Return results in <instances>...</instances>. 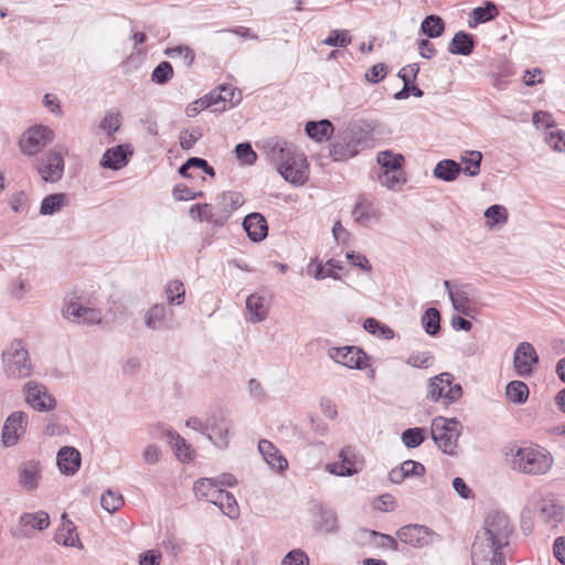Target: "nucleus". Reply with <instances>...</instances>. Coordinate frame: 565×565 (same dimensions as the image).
I'll use <instances>...</instances> for the list:
<instances>
[{
  "label": "nucleus",
  "instance_id": "obj_1",
  "mask_svg": "<svg viewBox=\"0 0 565 565\" xmlns=\"http://www.w3.org/2000/svg\"><path fill=\"white\" fill-rule=\"evenodd\" d=\"M270 159L277 164L280 175L295 186L303 185L309 179L307 158L287 141H276L269 150Z\"/></svg>",
  "mask_w": 565,
  "mask_h": 565
},
{
  "label": "nucleus",
  "instance_id": "obj_2",
  "mask_svg": "<svg viewBox=\"0 0 565 565\" xmlns=\"http://www.w3.org/2000/svg\"><path fill=\"white\" fill-rule=\"evenodd\" d=\"M512 531L513 527L509 518L503 513L494 512L489 514L486 519L483 539L480 541V536L478 535L475 542L484 543V548L502 551V548L509 544Z\"/></svg>",
  "mask_w": 565,
  "mask_h": 565
},
{
  "label": "nucleus",
  "instance_id": "obj_3",
  "mask_svg": "<svg viewBox=\"0 0 565 565\" xmlns=\"http://www.w3.org/2000/svg\"><path fill=\"white\" fill-rule=\"evenodd\" d=\"M553 463L550 454L540 447H522L512 457L513 469L527 475L545 473Z\"/></svg>",
  "mask_w": 565,
  "mask_h": 565
},
{
  "label": "nucleus",
  "instance_id": "obj_4",
  "mask_svg": "<svg viewBox=\"0 0 565 565\" xmlns=\"http://www.w3.org/2000/svg\"><path fill=\"white\" fill-rule=\"evenodd\" d=\"M431 438L438 448L447 455H457L458 439L461 435V424L457 418H434L430 427Z\"/></svg>",
  "mask_w": 565,
  "mask_h": 565
},
{
  "label": "nucleus",
  "instance_id": "obj_5",
  "mask_svg": "<svg viewBox=\"0 0 565 565\" xmlns=\"http://www.w3.org/2000/svg\"><path fill=\"white\" fill-rule=\"evenodd\" d=\"M2 360L8 376L21 379L31 375L32 364L29 352L21 340L11 342L10 348L3 351Z\"/></svg>",
  "mask_w": 565,
  "mask_h": 565
},
{
  "label": "nucleus",
  "instance_id": "obj_6",
  "mask_svg": "<svg viewBox=\"0 0 565 565\" xmlns=\"http://www.w3.org/2000/svg\"><path fill=\"white\" fill-rule=\"evenodd\" d=\"M339 460L326 465V470L334 476L351 477L362 470L363 461L352 446L343 447L338 456Z\"/></svg>",
  "mask_w": 565,
  "mask_h": 565
},
{
  "label": "nucleus",
  "instance_id": "obj_7",
  "mask_svg": "<svg viewBox=\"0 0 565 565\" xmlns=\"http://www.w3.org/2000/svg\"><path fill=\"white\" fill-rule=\"evenodd\" d=\"M53 140V131L45 126L29 128L20 140V148L24 154L34 156Z\"/></svg>",
  "mask_w": 565,
  "mask_h": 565
},
{
  "label": "nucleus",
  "instance_id": "obj_8",
  "mask_svg": "<svg viewBox=\"0 0 565 565\" xmlns=\"http://www.w3.org/2000/svg\"><path fill=\"white\" fill-rule=\"evenodd\" d=\"M35 167L45 182L54 183L63 177L64 159L60 152L46 151L38 159Z\"/></svg>",
  "mask_w": 565,
  "mask_h": 565
},
{
  "label": "nucleus",
  "instance_id": "obj_9",
  "mask_svg": "<svg viewBox=\"0 0 565 565\" xmlns=\"http://www.w3.org/2000/svg\"><path fill=\"white\" fill-rule=\"evenodd\" d=\"M328 355L349 369L363 370L369 365V355L358 347L331 348Z\"/></svg>",
  "mask_w": 565,
  "mask_h": 565
},
{
  "label": "nucleus",
  "instance_id": "obj_10",
  "mask_svg": "<svg viewBox=\"0 0 565 565\" xmlns=\"http://www.w3.org/2000/svg\"><path fill=\"white\" fill-rule=\"evenodd\" d=\"M539 354L532 343L521 342L518 344L513 354V366L519 376H531L533 367L539 364Z\"/></svg>",
  "mask_w": 565,
  "mask_h": 565
},
{
  "label": "nucleus",
  "instance_id": "obj_11",
  "mask_svg": "<svg viewBox=\"0 0 565 565\" xmlns=\"http://www.w3.org/2000/svg\"><path fill=\"white\" fill-rule=\"evenodd\" d=\"M28 415L17 411L11 413L4 420L2 427V444L4 447H12L19 443L26 431Z\"/></svg>",
  "mask_w": 565,
  "mask_h": 565
},
{
  "label": "nucleus",
  "instance_id": "obj_12",
  "mask_svg": "<svg viewBox=\"0 0 565 565\" xmlns=\"http://www.w3.org/2000/svg\"><path fill=\"white\" fill-rule=\"evenodd\" d=\"M24 390L25 402L35 411L47 412L56 407V399L47 393L44 385L28 382Z\"/></svg>",
  "mask_w": 565,
  "mask_h": 565
},
{
  "label": "nucleus",
  "instance_id": "obj_13",
  "mask_svg": "<svg viewBox=\"0 0 565 565\" xmlns=\"http://www.w3.org/2000/svg\"><path fill=\"white\" fill-rule=\"evenodd\" d=\"M62 315L72 322L87 326L98 324L103 319L102 312L98 309L85 307L73 300L66 303V307L62 310Z\"/></svg>",
  "mask_w": 565,
  "mask_h": 565
},
{
  "label": "nucleus",
  "instance_id": "obj_14",
  "mask_svg": "<svg viewBox=\"0 0 565 565\" xmlns=\"http://www.w3.org/2000/svg\"><path fill=\"white\" fill-rule=\"evenodd\" d=\"M433 534L434 532L429 527L419 524L404 525L396 532V536L401 542L413 547H423L428 545Z\"/></svg>",
  "mask_w": 565,
  "mask_h": 565
},
{
  "label": "nucleus",
  "instance_id": "obj_15",
  "mask_svg": "<svg viewBox=\"0 0 565 565\" xmlns=\"http://www.w3.org/2000/svg\"><path fill=\"white\" fill-rule=\"evenodd\" d=\"M134 154L131 145L124 143L111 147L105 151L100 166L110 170H120L126 167Z\"/></svg>",
  "mask_w": 565,
  "mask_h": 565
},
{
  "label": "nucleus",
  "instance_id": "obj_16",
  "mask_svg": "<svg viewBox=\"0 0 565 565\" xmlns=\"http://www.w3.org/2000/svg\"><path fill=\"white\" fill-rule=\"evenodd\" d=\"M231 423L226 419L222 412L217 414H213L210 416V434L212 435V439H210L217 448L225 449L227 448L228 440V431H230Z\"/></svg>",
  "mask_w": 565,
  "mask_h": 565
},
{
  "label": "nucleus",
  "instance_id": "obj_17",
  "mask_svg": "<svg viewBox=\"0 0 565 565\" xmlns=\"http://www.w3.org/2000/svg\"><path fill=\"white\" fill-rule=\"evenodd\" d=\"M82 462L81 452L71 446L62 447L56 457V463L60 471L65 476L75 475Z\"/></svg>",
  "mask_w": 565,
  "mask_h": 565
},
{
  "label": "nucleus",
  "instance_id": "obj_18",
  "mask_svg": "<svg viewBox=\"0 0 565 565\" xmlns=\"http://www.w3.org/2000/svg\"><path fill=\"white\" fill-rule=\"evenodd\" d=\"M173 316V311L162 303L153 305L145 316V324L151 330L170 329L169 321Z\"/></svg>",
  "mask_w": 565,
  "mask_h": 565
},
{
  "label": "nucleus",
  "instance_id": "obj_19",
  "mask_svg": "<svg viewBox=\"0 0 565 565\" xmlns=\"http://www.w3.org/2000/svg\"><path fill=\"white\" fill-rule=\"evenodd\" d=\"M243 227L248 238L259 243L268 235V225L266 218L257 212L249 213L244 217Z\"/></svg>",
  "mask_w": 565,
  "mask_h": 565
},
{
  "label": "nucleus",
  "instance_id": "obj_20",
  "mask_svg": "<svg viewBox=\"0 0 565 565\" xmlns=\"http://www.w3.org/2000/svg\"><path fill=\"white\" fill-rule=\"evenodd\" d=\"M352 216L355 223L366 227L379 221L380 213L372 201L362 196L355 203L352 211Z\"/></svg>",
  "mask_w": 565,
  "mask_h": 565
},
{
  "label": "nucleus",
  "instance_id": "obj_21",
  "mask_svg": "<svg viewBox=\"0 0 565 565\" xmlns=\"http://www.w3.org/2000/svg\"><path fill=\"white\" fill-rule=\"evenodd\" d=\"M365 141L351 137L350 140L337 141L331 145L330 156L334 161L347 160L360 152Z\"/></svg>",
  "mask_w": 565,
  "mask_h": 565
},
{
  "label": "nucleus",
  "instance_id": "obj_22",
  "mask_svg": "<svg viewBox=\"0 0 565 565\" xmlns=\"http://www.w3.org/2000/svg\"><path fill=\"white\" fill-rule=\"evenodd\" d=\"M471 559L472 565H504L502 551L484 548V543H473Z\"/></svg>",
  "mask_w": 565,
  "mask_h": 565
},
{
  "label": "nucleus",
  "instance_id": "obj_23",
  "mask_svg": "<svg viewBox=\"0 0 565 565\" xmlns=\"http://www.w3.org/2000/svg\"><path fill=\"white\" fill-rule=\"evenodd\" d=\"M258 450L263 456L264 460L274 470L282 472L288 468V461L271 441L267 439L259 440Z\"/></svg>",
  "mask_w": 565,
  "mask_h": 565
},
{
  "label": "nucleus",
  "instance_id": "obj_24",
  "mask_svg": "<svg viewBox=\"0 0 565 565\" xmlns=\"http://www.w3.org/2000/svg\"><path fill=\"white\" fill-rule=\"evenodd\" d=\"M247 320L253 323L264 321L269 311V303L264 296L252 294L246 299Z\"/></svg>",
  "mask_w": 565,
  "mask_h": 565
},
{
  "label": "nucleus",
  "instance_id": "obj_25",
  "mask_svg": "<svg viewBox=\"0 0 565 565\" xmlns=\"http://www.w3.org/2000/svg\"><path fill=\"white\" fill-rule=\"evenodd\" d=\"M470 286L460 285L455 291H450V301L452 308L466 317H473V308L470 306Z\"/></svg>",
  "mask_w": 565,
  "mask_h": 565
},
{
  "label": "nucleus",
  "instance_id": "obj_26",
  "mask_svg": "<svg viewBox=\"0 0 565 565\" xmlns=\"http://www.w3.org/2000/svg\"><path fill=\"white\" fill-rule=\"evenodd\" d=\"M476 46L475 36L466 31L457 32L448 44V51L454 55H470Z\"/></svg>",
  "mask_w": 565,
  "mask_h": 565
},
{
  "label": "nucleus",
  "instance_id": "obj_27",
  "mask_svg": "<svg viewBox=\"0 0 565 565\" xmlns=\"http://www.w3.org/2000/svg\"><path fill=\"white\" fill-rule=\"evenodd\" d=\"M222 490L218 483L212 478H202L198 480L193 487L194 494L198 499H205L212 504L217 503L218 494Z\"/></svg>",
  "mask_w": 565,
  "mask_h": 565
},
{
  "label": "nucleus",
  "instance_id": "obj_28",
  "mask_svg": "<svg viewBox=\"0 0 565 565\" xmlns=\"http://www.w3.org/2000/svg\"><path fill=\"white\" fill-rule=\"evenodd\" d=\"M305 131L310 139L322 142L331 138L334 126L329 119L310 120L306 124Z\"/></svg>",
  "mask_w": 565,
  "mask_h": 565
},
{
  "label": "nucleus",
  "instance_id": "obj_29",
  "mask_svg": "<svg viewBox=\"0 0 565 565\" xmlns=\"http://www.w3.org/2000/svg\"><path fill=\"white\" fill-rule=\"evenodd\" d=\"M540 516L546 523H558L564 519V507L555 498H546L542 501Z\"/></svg>",
  "mask_w": 565,
  "mask_h": 565
},
{
  "label": "nucleus",
  "instance_id": "obj_30",
  "mask_svg": "<svg viewBox=\"0 0 565 565\" xmlns=\"http://www.w3.org/2000/svg\"><path fill=\"white\" fill-rule=\"evenodd\" d=\"M452 381L454 376L448 372H444L431 377L428 383L427 396L434 402L444 398V394Z\"/></svg>",
  "mask_w": 565,
  "mask_h": 565
},
{
  "label": "nucleus",
  "instance_id": "obj_31",
  "mask_svg": "<svg viewBox=\"0 0 565 565\" xmlns=\"http://www.w3.org/2000/svg\"><path fill=\"white\" fill-rule=\"evenodd\" d=\"M62 520L64 521L63 529H60L56 532L55 537H54L55 541L58 544H63L64 546H72V547L81 546L82 544H81L79 537L76 533V526L74 525V523L67 519L66 513L62 514Z\"/></svg>",
  "mask_w": 565,
  "mask_h": 565
},
{
  "label": "nucleus",
  "instance_id": "obj_32",
  "mask_svg": "<svg viewBox=\"0 0 565 565\" xmlns=\"http://www.w3.org/2000/svg\"><path fill=\"white\" fill-rule=\"evenodd\" d=\"M461 166L452 159H444L439 161L433 171L435 178L446 182L455 181L461 173Z\"/></svg>",
  "mask_w": 565,
  "mask_h": 565
},
{
  "label": "nucleus",
  "instance_id": "obj_33",
  "mask_svg": "<svg viewBox=\"0 0 565 565\" xmlns=\"http://www.w3.org/2000/svg\"><path fill=\"white\" fill-rule=\"evenodd\" d=\"M499 14L498 7L492 1H484L483 6L477 7L471 12L473 20L469 21V26L475 28L478 24L489 22Z\"/></svg>",
  "mask_w": 565,
  "mask_h": 565
},
{
  "label": "nucleus",
  "instance_id": "obj_34",
  "mask_svg": "<svg viewBox=\"0 0 565 565\" xmlns=\"http://www.w3.org/2000/svg\"><path fill=\"white\" fill-rule=\"evenodd\" d=\"M315 509L320 516L318 529L326 533H334L338 531V516L334 510L326 509L320 503H315Z\"/></svg>",
  "mask_w": 565,
  "mask_h": 565
},
{
  "label": "nucleus",
  "instance_id": "obj_35",
  "mask_svg": "<svg viewBox=\"0 0 565 565\" xmlns=\"http://www.w3.org/2000/svg\"><path fill=\"white\" fill-rule=\"evenodd\" d=\"M445 21L437 14H429L420 23V33L429 39H436L445 32Z\"/></svg>",
  "mask_w": 565,
  "mask_h": 565
},
{
  "label": "nucleus",
  "instance_id": "obj_36",
  "mask_svg": "<svg viewBox=\"0 0 565 565\" xmlns=\"http://www.w3.org/2000/svg\"><path fill=\"white\" fill-rule=\"evenodd\" d=\"M67 204V194L63 192L52 193L41 202L40 214L41 215H53L57 213L63 206Z\"/></svg>",
  "mask_w": 565,
  "mask_h": 565
},
{
  "label": "nucleus",
  "instance_id": "obj_37",
  "mask_svg": "<svg viewBox=\"0 0 565 565\" xmlns=\"http://www.w3.org/2000/svg\"><path fill=\"white\" fill-rule=\"evenodd\" d=\"M40 463L35 460L28 461L20 471V483L31 491L38 487Z\"/></svg>",
  "mask_w": 565,
  "mask_h": 565
},
{
  "label": "nucleus",
  "instance_id": "obj_38",
  "mask_svg": "<svg viewBox=\"0 0 565 565\" xmlns=\"http://www.w3.org/2000/svg\"><path fill=\"white\" fill-rule=\"evenodd\" d=\"M377 163L381 166L382 171L402 170L405 163V158L401 153H394L392 150L380 151L376 157Z\"/></svg>",
  "mask_w": 565,
  "mask_h": 565
},
{
  "label": "nucleus",
  "instance_id": "obj_39",
  "mask_svg": "<svg viewBox=\"0 0 565 565\" xmlns=\"http://www.w3.org/2000/svg\"><path fill=\"white\" fill-rule=\"evenodd\" d=\"M361 533L366 536V541L373 543L376 547L397 551V541L388 534L377 532L375 530L362 529Z\"/></svg>",
  "mask_w": 565,
  "mask_h": 565
},
{
  "label": "nucleus",
  "instance_id": "obj_40",
  "mask_svg": "<svg viewBox=\"0 0 565 565\" xmlns=\"http://www.w3.org/2000/svg\"><path fill=\"white\" fill-rule=\"evenodd\" d=\"M19 524L22 527L30 526L31 530H44L50 525V516L44 511L35 513H23L20 516Z\"/></svg>",
  "mask_w": 565,
  "mask_h": 565
},
{
  "label": "nucleus",
  "instance_id": "obj_41",
  "mask_svg": "<svg viewBox=\"0 0 565 565\" xmlns=\"http://www.w3.org/2000/svg\"><path fill=\"white\" fill-rule=\"evenodd\" d=\"M377 181L388 190L398 191L406 183L407 179L402 169L392 172L381 171L377 175Z\"/></svg>",
  "mask_w": 565,
  "mask_h": 565
},
{
  "label": "nucleus",
  "instance_id": "obj_42",
  "mask_svg": "<svg viewBox=\"0 0 565 565\" xmlns=\"http://www.w3.org/2000/svg\"><path fill=\"white\" fill-rule=\"evenodd\" d=\"M529 387L522 381H511L505 387L507 398L514 404H524L529 398Z\"/></svg>",
  "mask_w": 565,
  "mask_h": 565
},
{
  "label": "nucleus",
  "instance_id": "obj_43",
  "mask_svg": "<svg viewBox=\"0 0 565 565\" xmlns=\"http://www.w3.org/2000/svg\"><path fill=\"white\" fill-rule=\"evenodd\" d=\"M363 328L369 333L385 340H391L395 335V332L392 328L382 323L375 318H366L363 322Z\"/></svg>",
  "mask_w": 565,
  "mask_h": 565
},
{
  "label": "nucleus",
  "instance_id": "obj_44",
  "mask_svg": "<svg viewBox=\"0 0 565 565\" xmlns=\"http://www.w3.org/2000/svg\"><path fill=\"white\" fill-rule=\"evenodd\" d=\"M398 77L403 81L404 86L394 95L395 99H406L409 97V95H414L415 97H422L424 95V92L418 86L413 84L411 77L406 75V67H403L398 72Z\"/></svg>",
  "mask_w": 565,
  "mask_h": 565
},
{
  "label": "nucleus",
  "instance_id": "obj_45",
  "mask_svg": "<svg viewBox=\"0 0 565 565\" xmlns=\"http://www.w3.org/2000/svg\"><path fill=\"white\" fill-rule=\"evenodd\" d=\"M215 505L218 507L222 512L231 519L238 516V504L235 497L224 489L218 494V500Z\"/></svg>",
  "mask_w": 565,
  "mask_h": 565
},
{
  "label": "nucleus",
  "instance_id": "obj_46",
  "mask_svg": "<svg viewBox=\"0 0 565 565\" xmlns=\"http://www.w3.org/2000/svg\"><path fill=\"white\" fill-rule=\"evenodd\" d=\"M422 324L427 334L434 337L440 331V312L436 308H428L422 317Z\"/></svg>",
  "mask_w": 565,
  "mask_h": 565
},
{
  "label": "nucleus",
  "instance_id": "obj_47",
  "mask_svg": "<svg viewBox=\"0 0 565 565\" xmlns=\"http://www.w3.org/2000/svg\"><path fill=\"white\" fill-rule=\"evenodd\" d=\"M467 156L461 157V162L465 164L462 171L469 177H476L480 173V166L482 161V153L477 150L466 152Z\"/></svg>",
  "mask_w": 565,
  "mask_h": 565
},
{
  "label": "nucleus",
  "instance_id": "obj_48",
  "mask_svg": "<svg viewBox=\"0 0 565 565\" xmlns=\"http://www.w3.org/2000/svg\"><path fill=\"white\" fill-rule=\"evenodd\" d=\"M167 436L170 439V443L173 445L175 449V455L181 461H190L192 460L191 454H190V445H188L186 440L181 437L177 431L174 430H168Z\"/></svg>",
  "mask_w": 565,
  "mask_h": 565
},
{
  "label": "nucleus",
  "instance_id": "obj_49",
  "mask_svg": "<svg viewBox=\"0 0 565 565\" xmlns=\"http://www.w3.org/2000/svg\"><path fill=\"white\" fill-rule=\"evenodd\" d=\"M426 438L425 427L407 428L402 433V441L407 448L419 447Z\"/></svg>",
  "mask_w": 565,
  "mask_h": 565
},
{
  "label": "nucleus",
  "instance_id": "obj_50",
  "mask_svg": "<svg viewBox=\"0 0 565 565\" xmlns=\"http://www.w3.org/2000/svg\"><path fill=\"white\" fill-rule=\"evenodd\" d=\"M164 54L171 58L179 57L186 67H190L195 58L194 51L190 46L182 44L173 47H168L164 51Z\"/></svg>",
  "mask_w": 565,
  "mask_h": 565
},
{
  "label": "nucleus",
  "instance_id": "obj_51",
  "mask_svg": "<svg viewBox=\"0 0 565 565\" xmlns=\"http://www.w3.org/2000/svg\"><path fill=\"white\" fill-rule=\"evenodd\" d=\"M406 364L418 369H428L434 362L435 358L430 351H414L406 359Z\"/></svg>",
  "mask_w": 565,
  "mask_h": 565
},
{
  "label": "nucleus",
  "instance_id": "obj_52",
  "mask_svg": "<svg viewBox=\"0 0 565 565\" xmlns=\"http://www.w3.org/2000/svg\"><path fill=\"white\" fill-rule=\"evenodd\" d=\"M217 200L220 201L217 204L225 207L231 214L244 203L243 195L235 191L223 192Z\"/></svg>",
  "mask_w": 565,
  "mask_h": 565
},
{
  "label": "nucleus",
  "instance_id": "obj_53",
  "mask_svg": "<svg viewBox=\"0 0 565 565\" xmlns=\"http://www.w3.org/2000/svg\"><path fill=\"white\" fill-rule=\"evenodd\" d=\"M173 67L170 62L159 63L151 73V81L158 85L167 84L173 77Z\"/></svg>",
  "mask_w": 565,
  "mask_h": 565
},
{
  "label": "nucleus",
  "instance_id": "obj_54",
  "mask_svg": "<svg viewBox=\"0 0 565 565\" xmlns=\"http://www.w3.org/2000/svg\"><path fill=\"white\" fill-rule=\"evenodd\" d=\"M100 504L109 513L118 511L124 505V498L121 494L111 490H106L100 498Z\"/></svg>",
  "mask_w": 565,
  "mask_h": 565
},
{
  "label": "nucleus",
  "instance_id": "obj_55",
  "mask_svg": "<svg viewBox=\"0 0 565 565\" xmlns=\"http://www.w3.org/2000/svg\"><path fill=\"white\" fill-rule=\"evenodd\" d=\"M352 42V38L348 30H332L322 41L324 45L333 47H345Z\"/></svg>",
  "mask_w": 565,
  "mask_h": 565
},
{
  "label": "nucleus",
  "instance_id": "obj_56",
  "mask_svg": "<svg viewBox=\"0 0 565 565\" xmlns=\"http://www.w3.org/2000/svg\"><path fill=\"white\" fill-rule=\"evenodd\" d=\"M342 266L339 262L334 259H329L326 265L318 264L316 271L313 274L315 279L322 280L327 277L333 278V279H340V276L334 271V269H341Z\"/></svg>",
  "mask_w": 565,
  "mask_h": 565
},
{
  "label": "nucleus",
  "instance_id": "obj_57",
  "mask_svg": "<svg viewBox=\"0 0 565 565\" xmlns=\"http://www.w3.org/2000/svg\"><path fill=\"white\" fill-rule=\"evenodd\" d=\"M484 217L491 226L503 224L508 221V211L503 205L493 204L484 211Z\"/></svg>",
  "mask_w": 565,
  "mask_h": 565
},
{
  "label": "nucleus",
  "instance_id": "obj_58",
  "mask_svg": "<svg viewBox=\"0 0 565 565\" xmlns=\"http://www.w3.org/2000/svg\"><path fill=\"white\" fill-rule=\"evenodd\" d=\"M236 158L244 164L252 166L257 160V153L254 151L250 142H241L235 147Z\"/></svg>",
  "mask_w": 565,
  "mask_h": 565
},
{
  "label": "nucleus",
  "instance_id": "obj_59",
  "mask_svg": "<svg viewBox=\"0 0 565 565\" xmlns=\"http://www.w3.org/2000/svg\"><path fill=\"white\" fill-rule=\"evenodd\" d=\"M170 305H181L184 301V287L180 280H172L166 288Z\"/></svg>",
  "mask_w": 565,
  "mask_h": 565
},
{
  "label": "nucleus",
  "instance_id": "obj_60",
  "mask_svg": "<svg viewBox=\"0 0 565 565\" xmlns=\"http://www.w3.org/2000/svg\"><path fill=\"white\" fill-rule=\"evenodd\" d=\"M172 195L177 201H191L202 198L204 193L202 191L195 192L184 183H179L173 186Z\"/></svg>",
  "mask_w": 565,
  "mask_h": 565
},
{
  "label": "nucleus",
  "instance_id": "obj_61",
  "mask_svg": "<svg viewBox=\"0 0 565 565\" xmlns=\"http://www.w3.org/2000/svg\"><path fill=\"white\" fill-rule=\"evenodd\" d=\"M120 114L119 111H108L99 124V128L108 135L116 132L120 128Z\"/></svg>",
  "mask_w": 565,
  "mask_h": 565
},
{
  "label": "nucleus",
  "instance_id": "obj_62",
  "mask_svg": "<svg viewBox=\"0 0 565 565\" xmlns=\"http://www.w3.org/2000/svg\"><path fill=\"white\" fill-rule=\"evenodd\" d=\"M201 137L200 128H195L192 131L184 129L180 132V146L183 150H191Z\"/></svg>",
  "mask_w": 565,
  "mask_h": 565
},
{
  "label": "nucleus",
  "instance_id": "obj_63",
  "mask_svg": "<svg viewBox=\"0 0 565 565\" xmlns=\"http://www.w3.org/2000/svg\"><path fill=\"white\" fill-rule=\"evenodd\" d=\"M281 565H309V558L301 550H292L282 558Z\"/></svg>",
  "mask_w": 565,
  "mask_h": 565
},
{
  "label": "nucleus",
  "instance_id": "obj_64",
  "mask_svg": "<svg viewBox=\"0 0 565 565\" xmlns=\"http://www.w3.org/2000/svg\"><path fill=\"white\" fill-rule=\"evenodd\" d=\"M387 72V66L384 63H377L373 66H371L366 73H365V79L369 83L376 84L381 82L385 76Z\"/></svg>",
  "mask_w": 565,
  "mask_h": 565
}]
</instances>
